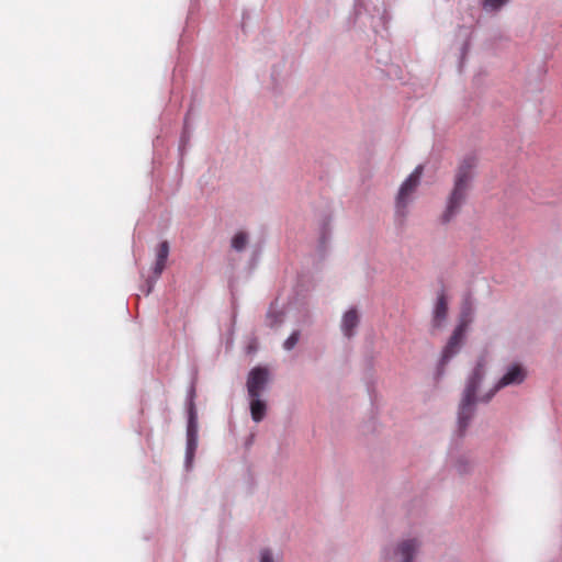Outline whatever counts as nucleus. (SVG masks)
<instances>
[{
	"label": "nucleus",
	"instance_id": "1",
	"mask_svg": "<svg viewBox=\"0 0 562 562\" xmlns=\"http://www.w3.org/2000/svg\"><path fill=\"white\" fill-rule=\"evenodd\" d=\"M475 166L474 157H467L459 165L454 176L453 188L441 215L442 223H449L460 212L461 206L465 202Z\"/></svg>",
	"mask_w": 562,
	"mask_h": 562
},
{
	"label": "nucleus",
	"instance_id": "2",
	"mask_svg": "<svg viewBox=\"0 0 562 562\" xmlns=\"http://www.w3.org/2000/svg\"><path fill=\"white\" fill-rule=\"evenodd\" d=\"M423 547V538L409 533L386 543L380 551L381 562H417Z\"/></svg>",
	"mask_w": 562,
	"mask_h": 562
},
{
	"label": "nucleus",
	"instance_id": "3",
	"mask_svg": "<svg viewBox=\"0 0 562 562\" xmlns=\"http://www.w3.org/2000/svg\"><path fill=\"white\" fill-rule=\"evenodd\" d=\"M484 376L483 364L479 363L470 375L458 411V429L463 435L475 411L476 391Z\"/></svg>",
	"mask_w": 562,
	"mask_h": 562
},
{
	"label": "nucleus",
	"instance_id": "4",
	"mask_svg": "<svg viewBox=\"0 0 562 562\" xmlns=\"http://www.w3.org/2000/svg\"><path fill=\"white\" fill-rule=\"evenodd\" d=\"M423 175V166H417L408 178L402 183L395 204L396 218L403 223L407 215V207L413 200V195L419 186Z\"/></svg>",
	"mask_w": 562,
	"mask_h": 562
},
{
	"label": "nucleus",
	"instance_id": "5",
	"mask_svg": "<svg viewBox=\"0 0 562 562\" xmlns=\"http://www.w3.org/2000/svg\"><path fill=\"white\" fill-rule=\"evenodd\" d=\"M526 371L521 366H510L507 372L498 380L492 392L484 400L490 401L498 390L505 386L522 383L526 379Z\"/></svg>",
	"mask_w": 562,
	"mask_h": 562
},
{
	"label": "nucleus",
	"instance_id": "6",
	"mask_svg": "<svg viewBox=\"0 0 562 562\" xmlns=\"http://www.w3.org/2000/svg\"><path fill=\"white\" fill-rule=\"evenodd\" d=\"M269 380V371L262 367L254 368L247 379V391L249 396H260Z\"/></svg>",
	"mask_w": 562,
	"mask_h": 562
},
{
	"label": "nucleus",
	"instance_id": "7",
	"mask_svg": "<svg viewBox=\"0 0 562 562\" xmlns=\"http://www.w3.org/2000/svg\"><path fill=\"white\" fill-rule=\"evenodd\" d=\"M467 326H468L467 323L462 322L453 330L450 339L448 340V342L442 351L441 362L443 364L446 362H448L451 359V357H453L457 353V351L459 350V348L463 341L465 331H467Z\"/></svg>",
	"mask_w": 562,
	"mask_h": 562
},
{
	"label": "nucleus",
	"instance_id": "8",
	"mask_svg": "<svg viewBox=\"0 0 562 562\" xmlns=\"http://www.w3.org/2000/svg\"><path fill=\"white\" fill-rule=\"evenodd\" d=\"M359 324V315L355 308L347 311L341 321V330L346 337L350 338L353 335V329Z\"/></svg>",
	"mask_w": 562,
	"mask_h": 562
},
{
	"label": "nucleus",
	"instance_id": "9",
	"mask_svg": "<svg viewBox=\"0 0 562 562\" xmlns=\"http://www.w3.org/2000/svg\"><path fill=\"white\" fill-rule=\"evenodd\" d=\"M448 313V302L445 292L438 295V300L434 311V322L436 326H440L446 319Z\"/></svg>",
	"mask_w": 562,
	"mask_h": 562
},
{
	"label": "nucleus",
	"instance_id": "10",
	"mask_svg": "<svg viewBox=\"0 0 562 562\" xmlns=\"http://www.w3.org/2000/svg\"><path fill=\"white\" fill-rule=\"evenodd\" d=\"M267 405L266 402L260 400V396H250V414L251 418L259 423L266 416Z\"/></svg>",
	"mask_w": 562,
	"mask_h": 562
},
{
	"label": "nucleus",
	"instance_id": "11",
	"mask_svg": "<svg viewBox=\"0 0 562 562\" xmlns=\"http://www.w3.org/2000/svg\"><path fill=\"white\" fill-rule=\"evenodd\" d=\"M258 562H283V557L272 548H262L258 553Z\"/></svg>",
	"mask_w": 562,
	"mask_h": 562
},
{
	"label": "nucleus",
	"instance_id": "12",
	"mask_svg": "<svg viewBox=\"0 0 562 562\" xmlns=\"http://www.w3.org/2000/svg\"><path fill=\"white\" fill-rule=\"evenodd\" d=\"M187 437L186 457H193L198 447V432L192 426H189Z\"/></svg>",
	"mask_w": 562,
	"mask_h": 562
},
{
	"label": "nucleus",
	"instance_id": "13",
	"mask_svg": "<svg viewBox=\"0 0 562 562\" xmlns=\"http://www.w3.org/2000/svg\"><path fill=\"white\" fill-rule=\"evenodd\" d=\"M248 243V236L244 232L237 233L233 239H232V247L237 250L241 251L245 249L246 245Z\"/></svg>",
	"mask_w": 562,
	"mask_h": 562
},
{
	"label": "nucleus",
	"instance_id": "14",
	"mask_svg": "<svg viewBox=\"0 0 562 562\" xmlns=\"http://www.w3.org/2000/svg\"><path fill=\"white\" fill-rule=\"evenodd\" d=\"M168 256H169V244H168V241L165 240L159 244L156 259H158L160 261H167Z\"/></svg>",
	"mask_w": 562,
	"mask_h": 562
},
{
	"label": "nucleus",
	"instance_id": "15",
	"mask_svg": "<svg viewBox=\"0 0 562 562\" xmlns=\"http://www.w3.org/2000/svg\"><path fill=\"white\" fill-rule=\"evenodd\" d=\"M300 338V333L294 331L290 335V337L284 341L283 347L285 350H291L295 347Z\"/></svg>",
	"mask_w": 562,
	"mask_h": 562
},
{
	"label": "nucleus",
	"instance_id": "16",
	"mask_svg": "<svg viewBox=\"0 0 562 562\" xmlns=\"http://www.w3.org/2000/svg\"><path fill=\"white\" fill-rule=\"evenodd\" d=\"M508 0H485L484 8L487 10H497L503 4H505Z\"/></svg>",
	"mask_w": 562,
	"mask_h": 562
},
{
	"label": "nucleus",
	"instance_id": "17",
	"mask_svg": "<svg viewBox=\"0 0 562 562\" xmlns=\"http://www.w3.org/2000/svg\"><path fill=\"white\" fill-rule=\"evenodd\" d=\"M165 267H166V261H160V260L156 259V262L154 266V272H155L156 277H159L161 274Z\"/></svg>",
	"mask_w": 562,
	"mask_h": 562
},
{
	"label": "nucleus",
	"instance_id": "18",
	"mask_svg": "<svg viewBox=\"0 0 562 562\" xmlns=\"http://www.w3.org/2000/svg\"><path fill=\"white\" fill-rule=\"evenodd\" d=\"M459 461H462V459H460ZM456 467L458 468L459 471H461L462 467H463V462H459Z\"/></svg>",
	"mask_w": 562,
	"mask_h": 562
},
{
	"label": "nucleus",
	"instance_id": "19",
	"mask_svg": "<svg viewBox=\"0 0 562 562\" xmlns=\"http://www.w3.org/2000/svg\"><path fill=\"white\" fill-rule=\"evenodd\" d=\"M191 464V459H187L186 467L189 468Z\"/></svg>",
	"mask_w": 562,
	"mask_h": 562
}]
</instances>
